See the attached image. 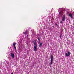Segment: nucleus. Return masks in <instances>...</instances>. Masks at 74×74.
I'll list each match as a JSON object with an SVG mask.
<instances>
[{"instance_id": "obj_1", "label": "nucleus", "mask_w": 74, "mask_h": 74, "mask_svg": "<svg viewBox=\"0 0 74 74\" xmlns=\"http://www.w3.org/2000/svg\"><path fill=\"white\" fill-rule=\"evenodd\" d=\"M63 8H59L58 9V12H59V16L60 17H62L63 14Z\"/></svg>"}, {"instance_id": "obj_2", "label": "nucleus", "mask_w": 74, "mask_h": 74, "mask_svg": "<svg viewBox=\"0 0 74 74\" xmlns=\"http://www.w3.org/2000/svg\"><path fill=\"white\" fill-rule=\"evenodd\" d=\"M51 62L50 63V66H51V65H52L53 63V56H52V55H51Z\"/></svg>"}, {"instance_id": "obj_3", "label": "nucleus", "mask_w": 74, "mask_h": 74, "mask_svg": "<svg viewBox=\"0 0 74 74\" xmlns=\"http://www.w3.org/2000/svg\"><path fill=\"white\" fill-rule=\"evenodd\" d=\"M73 14H71V13H69V16L70 17L71 19H72L73 16Z\"/></svg>"}, {"instance_id": "obj_4", "label": "nucleus", "mask_w": 74, "mask_h": 74, "mask_svg": "<svg viewBox=\"0 0 74 74\" xmlns=\"http://www.w3.org/2000/svg\"><path fill=\"white\" fill-rule=\"evenodd\" d=\"M70 55V52L69 51H68V54L67 53H65V55L66 56H69Z\"/></svg>"}, {"instance_id": "obj_5", "label": "nucleus", "mask_w": 74, "mask_h": 74, "mask_svg": "<svg viewBox=\"0 0 74 74\" xmlns=\"http://www.w3.org/2000/svg\"><path fill=\"white\" fill-rule=\"evenodd\" d=\"M65 20H66V17H65V15H64L62 18V21H65Z\"/></svg>"}, {"instance_id": "obj_6", "label": "nucleus", "mask_w": 74, "mask_h": 74, "mask_svg": "<svg viewBox=\"0 0 74 74\" xmlns=\"http://www.w3.org/2000/svg\"><path fill=\"white\" fill-rule=\"evenodd\" d=\"M11 56L12 58H15V54H14L11 53Z\"/></svg>"}, {"instance_id": "obj_7", "label": "nucleus", "mask_w": 74, "mask_h": 74, "mask_svg": "<svg viewBox=\"0 0 74 74\" xmlns=\"http://www.w3.org/2000/svg\"><path fill=\"white\" fill-rule=\"evenodd\" d=\"M34 41H35L34 42V44L36 47H37V42H36V40H34Z\"/></svg>"}, {"instance_id": "obj_8", "label": "nucleus", "mask_w": 74, "mask_h": 74, "mask_svg": "<svg viewBox=\"0 0 74 74\" xmlns=\"http://www.w3.org/2000/svg\"><path fill=\"white\" fill-rule=\"evenodd\" d=\"M37 47L34 46V51L36 52L37 51Z\"/></svg>"}, {"instance_id": "obj_9", "label": "nucleus", "mask_w": 74, "mask_h": 74, "mask_svg": "<svg viewBox=\"0 0 74 74\" xmlns=\"http://www.w3.org/2000/svg\"><path fill=\"white\" fill-rule=\"evenodd\" d=\"M42 46V43H40L39 44V47L40 48V47H41Z\"/></svg>"}, {"instance_id": "obj_10", "label": "nucleus", "mask_w": 74, "mask_h": 74, "mask_svg": "<svg viewBox=\"0 0 74 74\" xmlns=\"http://www.w3.org/2000/svg\"><path fill=\"white\" fill-rule=\"evenodd\" d=\"M27 32H28V31H27V30H26V31H25V34L26 35V34H27Z\"/></svg>"}, {"instance_id": "obj_11", "label": "nucleus", "mask_w": 74, "mask_h": 74, "mask_svg": "<svg viewBox=\"0 0 74 74\" xmlns=\"http://www.w3.org/2000/svg\"><path fill=\"white\" fill-rule=\"evenodd\" d=\"M16 44V43H13V45L14 46H14H15V45Z\"/></svg>"}, {"instance_id": "obj_12", "label": "nucleus", "mask_w": 74, "mask_h": 74, "mask_svg": "<svg viewBox=\"0 0 74 74\" xmlns=\"http://www.w3.org/2000/svg\"><path fill=\"white\" fill-rule=\"evenodd\" d=\"M38 40H39V42H40V38H39V37H38Z\"/></svg>"}, {"instance_id": "obj_13", "label": "nucleus", "mask_w": 74, "mask_h": 74, "mask_svg": "<svg viewBox=\"0 0 74 74\" xmlns=\"http://www.w3.org/2000/svg\"><path fill=\"white\" fill-rule=\"evenodd\" d=\"M14 47L15 50H16V47H15V46H14Z\"/></svg>"}, {"instance_id": "obj_14", "label": "nucleus", "mask_w": 74, "mask_h": 74, "mask_svg": "<svg viewBox=\"0 0 74 74\" xmlns=\"http://www.w3.org/2000/svg\"><path fill=\"white\" fill-rule=\"evenodd\" d=\"M55 26L56 27H57L58 26V24L56 23L55 24Z\"/></svg>"}, {"instance_id": "obj_15", "label": "nucleus", "mask_w": 74, "mask_h": 74, "mask_svg": "<svg viewBox=\"0 0 74 74\" xmlns=\"http://www.w3.org/2000/svg\"><path fill=\"white\" fill-rule=\"evenodd\" d=\"M62 21H60V23H62Z\"/></svg>"}, {"instance_id": "obj_16", "label": "nucleus", "mask_w": 74, "mask_h": 74, "mask_svg": "<svg viewBox=\"0 0 74 74\" xmlns=\"http://www.w3.org/2000/svg\"><path fill=\"white\" fill-rule=\"evenodd\" d=\"M32 42L33 43V42H34V41H32Z\"/></svg>"}, {"instance_id": "obj_17", "label": "nucleus", "mask_w": 74, "mask_h": 74, "mask_svg": "<svg viewBox=\"0 0 74 74\" xmlns=\"http://www.w3.org/2000/svg\"><path fill=\"white\" fill-rule=\"evenodd\" d=\"M61 35H60V38H61Z\"/></svg>"}, {"instance_id": "obj_18", "label": "nucleus", "mask_w": 74, "mask_h": 74, "mask_svg": "<svg viewBox=\"0 0 74 74\" xmlns=\"http://www.w3.org/2000/svg\"><path fill=\"white\" fill-rule=\"evenodd\" d=\"M11 74H14L12 72L11 73Z\"/></svg>"}, {"instance_id": "obj_19", "label": "nucleus", "mask_w": 74, "mask_h": 74, "mask_svg": "<svg viewBox=\"0 0 74 74\" xmlns=\"http://www.w3.org/2000/svg\"><path fill=\"white\" fill-rule=\"evenodd\" d=\"M67 14H69V12H67Z\"/></svg>"}, {"instance_id": "obj_20", "label": "nucleus", "mask_w": 74, "mask_h": 74, "mask_svg": "<svg viewBox=\"0 0 74 74\" xmlns=\"http://www.w3.org/2000/svg\"><path fill=\"white\" fill-rule=\"evenodd\" d=\"M60 36H62V34H60Z\"/></svg>"}]
</instances>
